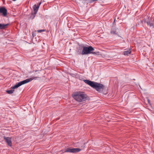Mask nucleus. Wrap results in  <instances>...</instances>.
<instances>
[{
    "mask_svg": "<svg viewBox=\"0 0 154 154\" xmlns=\"http://www.w3.org/2000/svg\"><path fill=\"white\" fill-rule=\"evenodd\" d=\"M83 81L85 83L99 92L101 90H103L104 88V86L103 85L97 82L87 80H84Z\"/></svg>",
    "mask_w": 154,
    "mask_h": 154,
    "instance_id": "nucleus-1",
    "label": "nucleus"
},
{
    "mask_svg": "<svg viewBox=\"0 0 154 154\" xmlns=\"http://www.w3.org/2000/svg\"><path fill=\"white\" fill-rule=\"evenodd\" d=\"M37 78V77H33L32 78L27 79L26 80L17 83L15 85L12 87L11 88V90H7L6 91V92L8 94H11L13 93L14 91V89L17 88L23 84L27 83L33 79H35Z\"/></svg>",
    "mask_w": 154,
    "mask_h": 154,
    "instance_id": "nucleus-2",
    "label": "nucleus"
},
{
    "mask_svg": "<svg viewBox=\"0 0 154 154\" xmlns=\"http://www.w3.org/2000/svg\"><path fill=\"white\" fill-rule=\"evenodd\" d=\"M86 95L82 92L75 93L73 95V98L77 101L81 102L85 101L87 98Z\"/></svg>",
    "mask_w": 154,
    "mask_h": 154,
    "instance_id": "nucleus-3",
    "label": "nucleus"
},
{
    "mask_svg": "<svg viewBox=\"0 0 154 154\" xmlns=\"http://www.w3.org/2000/svg\"><path fill=\"white\" fill-rule=\"evenodd\" d=\"M94 49L91 46L88 47L83 46V49L82 50V55H87L90 54H96L95 52H93Z\"/></svg>",
    "mask_w": 154,
    "mask_h": 154,
    "instance_id": "nucleus-4",
    "label": "nucleus"
},
{
    "mask_svg": "<svg viewBox=\"0 0 154 154\" xmlns=\"http://www.w3.org/2000/svg\"><path fill=\"white\" fill-rule=\"evenodd\" d=\"M85 147V143H83V145L81 146V149L79 148H71V147H69L67 148L64 151L63 150H62V151L63 153L69 152L75 153L79 152Z\"/></svg>",
    "mask_w": 154,
    "mask_h": 154,
    "instance_id": "nucleus-5",
    "label": "nucleus"
},
{
    "mask_svg": "<svg viewBox=\"0 0 154 154\" xmlns=\"http://www.w3.org/2000/svg\"><path fill=\"white\" fill-rule=\"evenodd\" d=\"M0 15L3 17H6L7 15V10L4 7H0Z\"/></svg>",
    "mask_w": 154,
    "mask_h": 154,
    "instance_id": "nucleus-6",
    "label": "nucleus"
},
{
    "mask_svg": "<svg viewBox=\"0 0 154 154\" xmlns=\"http://www.w3.org/2000/svg\"><path fill=\"white\" fill-rule=\"evenodd\" d=\"M3 138L4 140H5V141L7 143L8 146L10 147L12 146V143L11 138L10 137L4 136Z\"/></svg>",
    "mask_w": 154,
    "mask_h": 154,
    "instance_id": "nucleus-7",
    "label": "nucleus"
},
{
    "mask_svg": "<svg viewBox=\"0 0 154 154\" xmlns=\"http://www.w3.org/2000/svg\"><path fill=\"white\" fill-rule=\"evenodd\" d=\"M84 45H79V47L77 48V53L79 55H82V51L83 49Z\"/></svg>",
    "mask_w": 154,
    "mask_h": 154,
    "instance_id": "nucleus-8",
    "label": "nucleus"
},
{
    "mask_svg": "<svg viewBox=\"0 0 154 154\" xmlns=\"http://www.w3.org/2000/svg\"><path fill=\"white\" fill-rule=\"evenodd\" d=\"M8 23L6 24L0 23V29H4L7 27L8 25Z\"/></svg>",
    "mask_w": 154,
    "mask_h": 154,
    "instance_id": "nucleus-9",
    "label": "nucleus"
},
{
    "mask_svg": "<svg viewBox=\"0 0 154 154\" xmlns=\"http://www.w3.org/2000/svg\"><path fill=\"white\" fill-rule=\"evenodd\" d=\"M39 6L36 5H35L33 7V9L34 11V12L35 13V14H37V13L38 11Z\"/></svg>",
    "mask_w": 154,
    "mask_h": 154,
    "instance_id": "nucleus-10",
    "label": "nucleus"
},
{
    "mask_svg": "<svg viewBox=\"0 0 154 154\" xmlns=\"http://www.w3.org/2000/svg\"><path fill=\"white\" fill-rule=\"evenodd\" d=\"M131 53V50H129L128 51H125L123 52V54L125 55H128L129 54H130Z\"/></svg>",
    "mask_w": 154,
    "mask_h": 154,
    "instance_id": "nucleus-11",
    "label": "nucleus"
},
{
    "mask_svg": "<svg viewBox=\"0 0 154 154\" xmlns=\"http://www.w3.org/2000/svg\"><path fill=\"white\" fill-rule=\"evenodd\" d=\"M36 14H35V12H34V13L32 12L31 14V15L30 17L29 18L32 19H33L35 17Z\"/></svg>",
    "mask_w": 154,
    "mask_h": 154,
    "instance_id": "nucleus-12",
    "label": "nucleus"
},
{
    "mask_svg": "<svg viewBox=\"0 0 154 154\" xmlns=\"http://www.w3.org/2000/svg\"><path fill=\"white\" fill-rule=\"evenodd\" d=\"M146 23L147 25L149 26L150 27H152L153 28L154 27L153 24L151 23L150 22H147Z\"/></svg>",
    "mask_w": 154,
    "mask_h": 154,
    "instance_id": "nucleus-13",
    "label": "nucleus"
},
{
    "mask_svg": "<svg viewBox=\"0 0 154 154\" xmlns=\"http://www.w3.org/2000/svg\"><path fill=\"white\" fill-rule=\"evenodd\" d=\"M112 34H116V31L114 30H112L110 32Z\"/></svg>",
    "mask_w": 154,
    "mask_h": 154,
    "instance_id": "nucleus-14",
    "label": "nucleus"
},
{
    "mask_svg": "<svg viewBox=\"0 0 154 154\" xmlns=\"http://www.w3.org/2000/svg\"><path fill=\"white\" fill-rule=\"evenodd\" d=\"M45 31V30L44 29H41V30H38L37 31V32H44Z\"/></svg>",
    "mask_w": 154,
    "mask_h": 154,
    "instance_id": "nucleus-15",
    "label": "nucleus"
},
{
    "mask_svg": "<svg viewBox=\"0 0 154 154\" xmlns=\"http://www.w3.org/2000/svg\"><path fill=\"white\" fill-rule=\"evenodd\" d=\"M147 101H148V103L149 104H150V100H149L148 99H147Z\"/></svg>",
    "mask_w": 154,
    "mask_h": 154,
    "instance_id": "nucleus-16",
    "label": "nucleus"
},
{
    "mask_svg": "<svg viewBox=\"0 0 154 154\" xmlns=\"http://www.w3.org/2000/svg\"><path fill=\"white\" fill-rule=\"evenodd\" d=\"M41 4V2H40L39 3L38 5L37 6H39V7Z\"/></svg>",
    "mask_w": 154,
    "mask_h": 154,
    "instance_id": "nucleus-17",
    "label": "nucleus"
}]
</instances>
